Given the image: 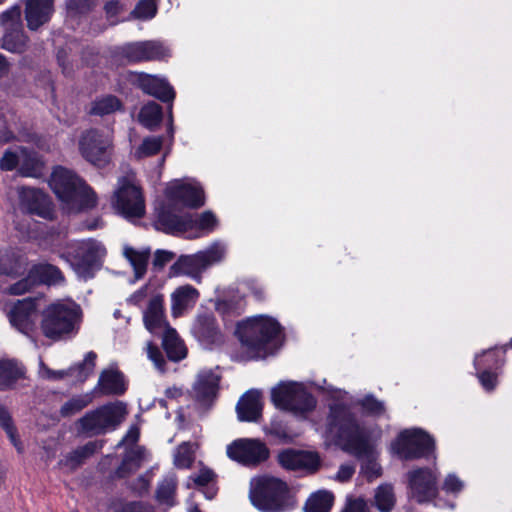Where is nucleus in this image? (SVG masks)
<instances>
[{
  "mask_svg": "<svg viewBox=\"0 0 512 512\" xmlns=\"http://www.w3.org/2000/svg\"><path fill=\"white\" fill-rule=\"evenodd\" d=\"M28 46V38L22 29L5 31L2 48L12 53H23Z\"/></svg>",
  "mask_w": 512,
  "mask_h": 512,
  "instance_id": "40",
  "label": "nucleus"
},
{
  "mask_svg": "<svg viewBox=\"0 0 512 512\" xmlns=\"http://www.w3.org/2000/svg\"><path fill=\"white\" fill-rule=\"evenodd\" d=\"M54 0H26L25 19L30 30L47 23L54 11Z\"/></svg>",
  "mask_w": 512,
  "mask_h": 512,
  "instance_id": "25",
  "label": "nucleus"
},
{
  "mask_svg": "<svg viewBox=\"0 0 512 512\" xmlns=\"http://www.w3.org/2000/svg\"><path fill=\"white\" fill-rule=\"evenodd\" d=\"M137 82L146 94L154 96L163 102L171 103L175 98L173 88L163 78L141 73L138 75Z\"/></svg>",
  "mask_w": 512,
  "mask_h": 512,
  "instance_id": "27",
  "label": "nucleus"
},
{
  "mask_svg": "<svg viewBox=\"0 0 512 512\" xmlns=\"http://www.w3.org/2000/svg\"><path fill=\"white\" fill-rule=\"evenodd\" d=\"M21 203L31 214L50 219L53 216L52 204L48 196L34 188H23L20 192Z\"/></svg>",
  "mask_w": 512,
  "mask_h": 512,
  "instance_id": "24",
  "label": "nucleus"
},
{
  "mask_svg": "<svg viewBox=\"0 0 512 512\" xmlns=\"http://www.w3.org/2000/svg\"><path fill=\"white\" fill-rule=\"evenodd\" d=\"M91 397L89 395L76 396L68 400L61 407V415L64 417L74 415L85 408L90 402Z\"/></svg>",
  "mask_w": 512,
  "mask_h": 512,
  "instance_id": "48",
  "label": "nucleus"
},
{
  "mask_svg": "<svg viewBox=\"0 0 512 512\" xmlns=\"http://www.w3.org/2000/svg\"><path fill=\"white\" fill-rule=\"evenodd\" d=\"M27 259L23 256L0 252V274L21 275L26 271Z\"/></svg>",
  "mask_w": 512,
  "mask_h": 512,
  "instance_id": "35",
  "label": "nucleus"
},
{
  "mask_svg": "<svg viewBox=\"0 0 512 512\" xmlns=\"http://www.w3.org/2000/svg\"><path fill=\"white\" fill-rule=\"evenodd\" d=\"M97 355L95 352H88L84 360L68 370H52L43 361L39 363V375L43 379L59 380L66 376H75L79 381H84L94 370Z\"/></svg>",
  "mask_w": 512,
  "mask_h": 512,
  "instance_id": "21",
  "label": "nucleus"
},
{
  "mask_svg": "<svg viewBox=\"0 0 512 512\" xmlns=\"http://www.w3.org/2000/svg\"><path fill=\"white\" fill-rule=\"evenodd\" d=\"M94 0H68L67 10L72 14H82L94 6Z\"/></svg>",
  "mask_w": 512,
  "mask_h": 512,
  "instance_id": "57",
  "label": "nucleus"
},
{
  "mask_svg": "<svg viewBox=\"0 0 512 512\" xmlns=\"http://www.w3.org/2000/svg\"><path fill=\"white\" fill-rule=\"evenodd\" d=\"M221 376L217 369L204 368L196 376L193 385V393L196 399L202 403L212 401L218 393Z\"/></svg>",
  "mask_w": 512,
  "mask_h": 512,
  "instance_id": "23",
  "label": "nucleus"
},
{
  "mask_svg": "<svg viewBox=\"0 0 512 512\" xmlns=\"http://www.w3.org/2000/svg\"><path fill=\"white\" fill-rule=\"evenodd\" d=\"M162 119V109L155 102L144 105L139 113V121L146 128L152 130L157 127Z\"/></svg>",
  "mask_w": 512,
  "mask_h": 512,
  "instance_id": "41",
  "label": "nucleus"
},
{
  "mask_svg": "<svg viewBox=\"0 0 512 512\" xmlns=\"http://www.w3.org/2000/svg\"><path fill=\"white\" fill-rule=\"evenodd\" d=\"M144 327L153 335H161L169 326L164 307V296H156L148 303L142 311Z\"/></svg>",
  "mask_w": 512,
  "mask_h": 512,
  "instance_id": "22",
  "label": "nucleus"
},
{
  "mask_svg": "<svg viewBox=\"0 0 512 512\" xmlns=\"http://www.w3.org/2000/svg\"><path fill=\"white\" fill-rule=\"evenodd\" d=\"M126 414V408L121 403L104 405L87 413L79 420L80 430L89 435H99L119 425Z\"/></svg>",
  "mask_w": 512,
  "mask_h": 512,
  "instance_id": "13",
  "label": "nucleus"
},
{
  "mask_svg": "<svg viewBox=\"0 0 512 512\" xmlns=\"http://www.w3.org/2000/svg\"><path fill=\"white\" fill-rule=\"evenodd\" d=\"M280 465L293 471L315 473L321 465V458L315 451L285 449L278 454Z\"/></svg>",
  "mask_w": 512,
  "mask_h": 512,
  "instance_id": "18",
  "label": "nucleus"
},
{
  "mask_svg": "<svg viewBox=\"0 0 512 512\" xmlns=\"http://www.w3.org/2000/svg\"><path fill=\"white\" fill-rule=\"evenodd\" d=\"M342 512H370L367 502L362 498L348 500Z\"/></svg>",
  "mask_w": 512,
  "mask_h": 512,
  "instance_id": "60",
  "label": "nucleus"
},
{
  "mask_svg": "<svg viewBox=\"0 0 512 512\" xmlns=\"http://www.w3.org/2000/svg\"><path fill=\"white\" fill-rule=\"evenodd\" d=\"M214 473L208 468H202L198 473L192 474L189 481H192L196 486L203 487L208 485L214 479Z\"/></svg>",
  "mask_w": 512,
  "mask_h": 512,
  "instance_id": "55",
  "label": "nucleus"
},
{
  "mask_svg": "<svg viewBox=\"0 0 512 512\" xmlns=\"http://www.w3.org/2000/svg\"><path fill=\"white\" fill-rule=\"evenodd\" d=\"M112 206L120 215L129 220L144 216V197L133 174H127L118 179Z\"/></svg>",
  "mask_w": 512,
  "mask_h": 512,
  "instance_id": "8",
  "label": "nucleus"
},
{
  "mask_svg": "<svg viewBox=\"0 0 512 512\" xmlns=\"http://www.w3.org/2000/svg\"><path fill=\"white\" fill-rule=\"evenodd\" d=\"M192 334L197 341L206 349H213L225 342V336L218 327L216 319L212 314L199 315L191 328Z\"/></svg>",
  "mask_w": 512,
  "mask_h": 512,
  "instance_id": "19",
  "label": "nucleus"
},
{
  "mask_svg": "<svg viewBox=\"0 0 512 512\" xmlns=\"http://www.w3.org/2000/svg\"><path fill=\"white\" fill-rule=\"evenodd\" d=\"M508 345L495 347L477 354L474 359L476 370H498L504 364V355Z\"/></svg>",
  "mask_w": 512,
  "mask_h": 512,
  "instance_id": "32",
  "label": "nucleus"
},
{
  "mask_svg": "<svg viewBox=\"0 0 512 512\" xmlns=\"http://www.w3.org/2000/svg\"><path fill=\"white\" fill-rule=\"evenodd\" d=\"M274 405L295 415H304L316 406V400L303 383L282 382L271 391Z\"/></svg>",
  "mask_w": 512,
  "mask_h": 512,
  "instance_id": "9",
  "label": "nucleus"
},
{
  "mask_svg": "<svg viewBox=\"0 0 512 512\" xmlns=\"http://www.w3.org/2000/svg\"><path fill=\"white\" fill-rule=\"evenodd\" d=\"M79 150L88 162L104 166L110 160L112 139L108 134L91 129L81 135Z\"/></svg>",
  "mask_w": 512,
  "mask_h": 512,
  "instance_id": "14",
  "label": "nucleus"
},
{
  "mask_svg": "<svg viewBox=\"0 0 512 512\" xmlns=\"http://www.w3.org/2000/svg\"><path fill=\"white\" fill-rule=\"evenodd\" d=\"M123 374L116 368H108L101 372L94 393L99 395H121L126 391Z\"/></svg>",
  "mask_w": 512,
  "mask_h": 512,
  "instance_id": "28",
  "label": "nucleus"
},
{
  "mask_svg": "<svg viewBox=\"0 0 512 512\" xmlns=\"http://www.w3.org/2000/svg\"><path fill=\"white\" fill-rule=\"evenodd\" d=\"M280 333L279 323L268 316L258 315L238 323L236 334L248 349L259 351Z\"/></svg>",
  "mask_w": 512,
  "mask_h": 512,
  "instance_id": "7",
  "label": "nucleus"
},
{
  "mask_svg": "<svg viewBox=\"0 0 512 512\" xmlns=\"http://www.w3.org/2000/svg\"><path fill=\"white\" fill-rule=\"evenodd\" d=\"M126 9V0H109L104 6L107 18L111 24H116V17Z\"/></svg>",
  "mask_w": 512,
  "mask_h": 512,
  "instance_id": "53",
  "label": "nucleus"
},
{
  "mask_svg": "<svg viewBox=\"0 0 512 512\" xmlns=\"http://www.w3.org/2000/svg\"><path fill=\"white\" fill-rule=\"evenodd\" d=\"M31 277H34L35 283L46 285H58L64 282V276L60 269L48 263L33 265L30 269Z\"/></svg>",
  "mask_w": 512,
  "mask_h": 512,
  "instance_id": "34",
  "label": "nucleus"
},
{
  "mask_svg": "<svg viewBox=\"0 0 512 512\" xmlns=\"http://www.w3.org/2000/svg\"><path fill=\"white\" fill-rule=\"evenodd\" d=\"M166 203L157 208V216L162 209L173 212V208L182 205L189 208H199L205 203L202 187L194 180H173L165 189Z\"/></svg>",
  "mask_w": 512,
  "mask_h": 512,
  "instance_id": "11",
  "label": "nucleus"
},
{
  "mask_svg": "<svg viewBox=\"0 0 512 512\" xmlns=\"http://www.w3.org/2000/svg\"><path fill=\"white\" fill-rule=\"evenodd\" d=\"M478 371V379L483 386V388L487 391H492L497 385V374L492 372V370H477Z\"/></svg>",
  "mask_w": 512,
  "mask_h": 512,
  "instance_id": "56",
  "label": "nucleus"
},
{
  "mask_svg": "<svg viewBox=\"0 0 512 512\" xmlns=\"http://www.w3.org/2000/svg\"><path fill=\"white\" fill-rule=\"evenodd\" d=\"M34 286H36V283L34 277H31V271L29 270L27 277L8 288V293L11 295H21L29 292Z\"/></svg>",
  "mask_w": 512,
  "mask_h": 512,
  "instance_id": "54",
  "label": "nucleus"
},
{
  "mask_svg": "<svg viewBox=\"0 0 512 512\" xmlns=\"http://www.w3.org/2000/svg\"><path fill=\"white\" fill-rule=\"evenodd\" d=\"M464 486V482L456 474L450 473L442 483V490L448 494L457 495L464 489Z\"/></svg>",
  "mask_w": 512,
  "mask_h": 512,
  "instance_id": "52",
  "label": "nucleus"
},
{
  "mask_svg": "<svg viewBox=\"0 0 512 512\" xmlns=\"http://www.w3.org/2000/svg\"><path fill=\"white\" fill-rule=\"evenodd\" d=\"M1 23L5 31L19 30L21 27V7L14 5L1 14Z\"/></svg>",
  "mask_w": 512,
  "mask_h": 512,
  "instance_id": "47",
  "label": "nucleus"
},
{
  "mask_svg": "<svg viewBox=\"0 0 512 512\" xmlns=\"http://www.w3.org/2000/svg\"><path fill=\"white\" fill-rule=\"evenodd\" d=\"M412 497L419 503L431 501L437 495V476L428 468H419L408 473Z\"/></svg>",
  "mask_w": 512,
  "mask_h": 512,
  "instance_id": "17",
  "label": "nucleus"
},
{
  "mask_svg": "<svg viewBox=\"0 0 512 512\" xmlns=\"http://www.w3.org/2000/svg\"><path fill=\"white\" fill-rule=\"evenodd\" d=\"M151 251L149 248L135 249L131 246H124L123 255L130 263L134 271V283L144 277L147 271Z\"/></svg>",
  "mask_w": 512,
  "mask_h": 512,
  "instance_id": "30",
  "label": "nucleus"
},
{
  "mask_svg": "<svg viewBox=\"0 0 512 512\" xmlns=\"http://www.w3.org/2000/svg\"><path fill=\"white\" fill-rule=\"evenodd\" d=\"M360 405L363 410L373 416H381L385 413V405L382 401L376 399L373 395L365 396Z\"/></svg>",
  "mask_w": 512,
  "mask_h": 512,
  "instance_id": "51",
  "label": "nucleus"
},
{
  "mask_svg": "<svg viewBox=\"0 0 512 512\" xmlns=\"http://www.w3.org/2000/svg\"><path fill=\"white\" fill-rule=\"evenodd\" d=\"M148 458V453L143 447H135L131 449L122 461L118 469V475L125 477L129 473L136 471Z\"/></svg>",
  "mask_w": 512,
  "mask_h": 512,
  "instance_id": "36",
  "label": "nucleus"
},
{
  "mask_svg": "<svg viewBox=\"0 0 512 512\" xmlns=\"http://www.w3.org/2000/svg\"><path fill=\"white\" fill-rule=\"evenodd\" d=\"M249 498L252 505L262 512H284L294 506L287 483L274 476L253 478Z\"/></svg>",
  "mask_w": 512,
  "mask_h": 512,
  "instance_id": "4",
  "label": "nucleus"
},
{
  "mask_svg": "<svg viewBox=\"0 0 512 512\" xmlns=\"http://www.w3.org/2000/svg\"><path fill=\"white\" fill-rule=\"evenodd\" d=\"M163 145L161 136H150L143 139L141 145L135 150L136 158L141 159L157 154Z\"/></svg>",
  "mask_w": 512,
  "mask_h": 512,
  "instance_id": "45",
  "label": "nucleus"
},
{
  "mask_svg": "<svg viewBox=\"0 0 512 512\" xmlns=\"http://www.w3.org/2000/svg\"><path fill=\"white\" fill-rule=\"evenodd\" d=\"M263 400L258 390H249L238 401L236 411L240 421L257 422L262 415Z\"/></svg>",
  "mask_w": 512,
  "mask_h": 512,
  "instance_id": "26",
  "label": "nucleus"
},
{
  "mask_svg": "<svg viewBox=\"0 0 512 512\" xmlns=\"http://www.w3.org/2000/svg\"><path fill=\"white\" fill-rule=\"evenodd\" d=\"M68 255L77 275L87 279L93 276V271L105 257L106 248L95 239H85L71 243Z\"/></svg>",
  "mask_w": 512,
  "mask_h": 512,
  "instance_id": "10",
  "label": "nucleus"
},
{
  "mask_svg": "<svg viewBox=\"0 0 512 512\" xmlns=\"http://www.w3.org/2000/svg\"><path fill=\"white\" fill-rule=\"evenodd\" d=\"M29 157L30 155L26 148L19 147L16 150L8 149L0 160V169L3 171H12L16 168L21 159Z\"/></svg>",
  "mask_w": 512,
  "mask_h": 512,
  "instance_id": "44",
  "label": "nucleus"
},
{
  "mask_svg": "<svg viewBox=\"0 0 512 512\" xmlns=\"http://www.w3.org/2000/svg\"><path fill=\"white\" fill-rule=\"evenodd\" d=\"M82 322L81 307L71 300H58L41 313L40 328L43 335L59 341L74 337Z\"/></svg>",
  "mask_w": 512,
  "mask_h": 512,
  "instance_id": "3",
  "label": "nucleus"
},
{
  "mask_svg": "<svg viewBox=\"0 0 512 512\" xmlns=\"http://www.w3.org/2000/svg\"><path fill=\"white\" fill-rule=\"evenodd\" d=\"M199 299V291L191 285H183L171 294V314L173 317L182 316L193 308Z\"/></svg>",
  "mask_w": 512,
  "mask_h": 512,
  "instance_id": "29",
  "label": "nucleus"
},
{
  "mask_svg": "<svg viewBox=\"0 0 512 512\" xmlns=\"http://www.w3.org/2000/svg\"><path fill=\"white\" fill-rule=\"evenodd\" d=\"M147 356L154 363L155 367L161 371H165V359L158 349V347L154 346L152 343L147 344Z\"/></svg>",
  "mask_w": 512,
  "mask_h": 512,
  "instance_id": "58",
  "label": "nucleus"
},
{
  "mask_svg": "<svg viewBox=\"0 0 512 512\" xmlns=\"http://www.w3.org/2000/svg\"><path fill=\"white\" fill-rule=\"evenodd\" d=\"M176 477L169 475L163 479L157 489V499L167 506L174 504V494L176 490Z\"/></svg>",
  "mask_w": 512,
  "mask_h": 512,
  "instance_id": "43",
  "label": "nucleus"
},
{
  "mask_svg": "<svg viewBox=\"0 0 512 512\" xmlns=\"http://www.w3.org/2000/svg\"><path fill=\"white\" fill-rule=\"evenodd\" d=\"M226 252V245L221 241H216L206 249L195 254L181 255L170 267L169 276L178 277L184 275L200 282L202 273L210 266L223 261Z\"/></svg>",
  "mask_w": 512,
  "mask_h": 512,
  "instance_id": "6",
  "label": "nucleus"
},
{
  "mask_svg": "<svg viewBox=\"0 0 512 512\" xmlns=\"http://www.w3.org/2000/svg\"><path fill=\"white\" fill-rule=\"evenodd\" d=\"M326 433L343 450L359 458H366L361 472L369 480L381 475V466L375 460V451L369 441L370 432L357 421L347 406L335 404L330 407Z\"/></svg>",
  "mask_w": 512,
  "mask_h": 512,
  "instance_id": "1",
  "label": "nucleus"
},
{
  "mask_svg": "<svg viewBox=\"0 0 512 512\" xmlns=\"http://www.w3.org/2000/svg\"><path fill=\"white\" fill-rule=\"evenodd\" d=\"M194 461V449L190 443H182L174 453V465L180 469L189 468Z\"/></svg>",
  "mask_w": 512,
  "mask_h": 512,
  "instance_id": "46",
  "label": "nucleus"
},
{
  "mask_svg": "<svg viewBox=\"0 0 512 512\" xmlns=\"http://www.w3.org/2000/svg\"><path fill=\"white\" fill-rule=\"evenodd\" d=\"M354 472V466L348 464L341 465L335 479L339 482H346L353 476Z\"/></svg>",
  "mask_w": 512,
  "mask_h": 512,
  "instance_id": "62",
  "label": "nucleus"
},
{
  "mask_svg": "<svg viewBox=\"0 0 512 512\" xmlns=\"http://www.w3.org/2000/svg\"><path fill=\"white\" fill-rule=\"evenodd\" d=\"M37 308L35 298H25L18 300L8 313L11 325L31 339L36 331Z\"/></svg>",
  "mask_w": 512,
  "mask_h": 512,
  "instance_id": "16",
  "label": "nucleus"
},
{
  "mask_svg": "<svg viewBox=\"0 0 512 512\" xmlns=\"http://www.w3.org/2000/svg\"><path fill=\"white\" fill-rule=\"evenodd\" d=\"M375 505L381 512H390L395 504V496L391 485H380L375 492Z\"/></svg>",
  "mask_w": 512,
  "mask_h": 512,
  "instance_id": "42",
  "label": "nucleus"
},
{
  "mask_svg": "<svg viewBox=\"0 0 512 512\" xmlns=\"http://www.w3.org/2000/svg\"><path fill=\"white\" fill-rule=\"evenodd\" d=\"M49 184L69 213L92 209L97 204L94 191L66 168H56L52 172Z\"/></svg>",
  "mask_w": 512,
  "mask_h": 512,
  "instance_id": "2",
  "label": "nucleus"
},
{
  "mask_svg": "<svg viewBox=\"0 0 512 512\" xmlns=\"http://www.w3.org/2000/svg\"><path fill=\"white\" fill-rule=\"evenodd\" d=\"M434 448V439L425 431L417 428L402 431L391 444L393 453L403 460L424 457Z\"/></svg>",
  "mask_w": 512,
  "mask_h": 512,
  "instance_id": "12",
  "label": "nucleus"
},
{
  "mask_svg": "<svg viewBox=\"0 0 512 512\" xmlns=\"http://www.w3.org/2000/svg\"><path fill=\"white\" fill-rule=\"evenodd\" d=\"M99 447L100 446L97 442H89L86 445H84L83 447L77 448L76 454L83 455V457L86 458V457L92 455Z\"/></svg>",
  "mask_w": 512,
  "mask_h": 512,
  "instance_id": "63",
  "label": "nucleus"
},
{
  "mask_svg": "<svg viewBox=\"0 0 512 512\" xmlns=\"http://www.w3.org/2000/svg\"><path fill=\"white\" fill-rule=\"evenodd\" d=\"M160 336H162V346L171 361L178 362L186 357V346L174 328L166 330Z\"/></svg>",
  "mask_w": 512,
  "mask_h": 512,
  "instance_id": "33",
  "label": "nucleus"
},
{
  "mask_svg": "<svg viewBox=\"0 0 512 512\" xmlns=\"http://www.w3.org/2000/svg\"><path fill=\"white\" fill-rule=\"evenodd\" d=\"M156 12V0H139L131 15L136 19L148 20L152 19L156 15Z\"/></svg>",
  "mask_w": 512,
  "mask_h": 512,
  "instance_id": "49",
  "label": "nucleus"
},
{
  "mask_svg": "<svg viewBox=\"0 0 512 512\" xmlns=\"http://www.w3.org/2000/svg\"><path fill=\"white\" fill-rule=\"evenodd\" d=\"M25 370L15 360H0V390L12 389L15 383L24 378Z\"/></svg>",
  "mask_w": 512,
  "mask_h": 512,
  "instance_id": "31",
  "label": "nucleus"
},
{
  "mask_svg": "<svg viewBox=\"0 0 512 512\" xmlns=\"http://www.w3.org/2000/svg\"><path fill=\"white\" fill-rule=\"evenodd\" d=\"M156 296L164 295L159 291V287L154 283L153 279H149L145 285L132 293L126 299V302L129 305L141 307L144 303H146V305L150 303Z\"/></svg>",
  "mask_w": 512,
  "mask_h": 512,
  "instance_id": "37",
  "label": "nucleus"
},
{
  "mask_svg": "<svg viewBox=\"0 0 512 512\" xmlns=\"http://www.w3.org/2000/svg\"><path fill=\"white\" fill-rule=\"evenodd\" d=\"M84 459L85 457H83V455H77L76 450H74L61 460V465L67 467L70 470H73L77 468Z\"/></svg>",
  "mask_w": 512,
  "mask_h": 512,
  "instance_id": "61",
  "label": "nucleus"
},
{
  "mask_svg": "<svg viewBox=\"0 0 512 512\" xmlns=\"http://www.w3.org/2000/svg\"><path fill=\"white\" fill-rule=\"evenodd\" d=\"M334 503V495L327 490L313 493L306 501L305 512H329Z\"/></svg>",
  "mask_w": 512,
  "mask_h": 512,
  "instance_id": "38",
  "label": "nucleus"
},
{
  "mask_svg": "<svg viewBox=\"0 0 512 512\" xmlns=\"http://www.w3.org/2000/svg\"><path fill=\"white\" fill-rule=\"evenodd\" d=\"M121 55L128 62H141L164 59L169 50L156 41L135 42L124 45Z\"/></svg>",
  "mask_w": 512,
  "mask_h": 512,
  "instance_id": "20",
  "label": "nucleus"
},
{
  "mask_svg": "<svg viewBox=\"0 0 512 512\" xmlns=\"http://www.w3.org/2000/svg\"><path fill=\"white\" fill-rule=\"evenodd\" d=\"M157 226L166 233H189V238H198L212 232L217 226V219L210 211L200 215L192 213L179 215L162 209L158 215Z\"/></svg>",
  "mask_w": 512,
  "mask_h": 512,
  "instance_id": "5",
  "label": "nucleus"
},
{
  "mask_svg": "<svg viewBox=\"0 0 512 512\" xmlns=\"http://www.w3.org/2000/svg\"><path fill=\"white\" fill-rule=\"evenodd\" d=\"M175 254L168 250H156L153 259V266L157 269H162L167 263L173 260Z\"/></svg>",
  "mask_w": 512,
  "mask_h": 512,
  "instance_id": "59",
  "label": "nucleus"
},
{
  "mask_svg": "<svg viewBox=\"0 0 512 512\" xmlns=\"http://www.w3.org/2000/svg\"><path fill=\"white\" fill-rule=\"evenodd\" d=\"M123 105L121 101L114 95H105L97 98L91 104L90 114L96 116H105L116 111L122 110Z\"/></svg>",
  "mask_w": 512,
  "mask_h": 512,
  "instance_id": "39",
  "label": "nucleus"
},
{
  "mask_svg": "<svg viewBox=\"0 0 512 512\" xmlns=\"http://www.w3.org/2000/svg\"><path fill=\"white\" fill-rule=\"evenodd\" d=\"M0 425L6 431L9 439L13 443V445L17 448L18 451H21V448L18 444V440L16 437V429L12 423L10 413L6 409L5 406L0 404Z\"/></svg>",
  "mask_w": 512,
  "mask_h": 512,
  "instance_id": "50",
  "label": "nucleus"
},
{
  "mask_svg": "<svg viewBox=\"0 0 512 512\" xmlns=\"http://www.w3.org/2000/svg\"><path fill=\"white\" fill-rule=\"evenodd\" d=\"M121 512H150V510L140 502H131L125 504Z\"/></svg>",
  "mask_w": 512,
  "mask_h": 512,
  "instance_id": "64",
  "label": "nucleus"
},
{
  "mask_svg": "<svg viewBox=\"0 0 512 512\" xmlns=\"http://www.w3.org/2000/svg\"><path fill=\"white\" fill-rule=\"evenodd\" d=\"M227 456L244 466H256L269 457L266 445L258 439L240 438L226 448Z\"/></svg>",
  "mask_w": 512,
  "mask_h": 512,
  "instance_id": "15",
  "label": "nucleus"
}]
</instances>
